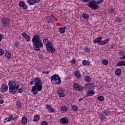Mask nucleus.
Wrapping results in <instances>:
<instances>
[{
	"label": "nucleus",
	"mask_w": 125,
	"mask_h": 125,
	"mask_svg": "<svg viewBox=\"0 0 125 125\" xmlns=\"http://www.w3.org/2000/svg\"><path fill=\"white\" fill-rule=\"evenodd\" d=\"M84 98H85V97H84L81 98L79 99V102H81V101H82V100H83V99H84Z\"/></svg>",
	"instance_id": "52"
},
{
	"label": "nucleus",
	"mask_w": 125,
	"mask_h": 125,
	"mask_svg": "<svg viewBox=\"0 0 125 125\" xmlns=\"http://www.w3.org/2000/svg\"><path fill=\"white\" fill-rule=\"evenodd\" d=\"M73 86V89L77 91H83V86H82V85H80L79 83H74Z\"/></svg>",
	"instance_id": "8"
},
{
	"label": "nucleus",
	"mask_w": 125,
	"mask_h": 125,
	"mask_svg": "<svg viewBox=\"0 0 125 125\" xmlns=\"http://www.w3.org/2000/svg\"><path fill=\"white\" fill-rule=\"evenodd\" d=\"M93 83H86L83 87V90L88 91L89 89H92V87H94L93 86Z\"/></svg>",
	"instance_id": "11"
},
{
	"label": "nucleus",
	"mask_w": 125,
	"mask_h": 125,
	"mask_svg": "<svg viewBox=\"0 0 125 125\" xmlns=\"http://www.w3.org/2000/svg\"><path fill=\"white\" fill-rule=\"evenodd\" d=\"M22 37L26 40V42H31V37L30 36H28L27 33L23 32L22 34Z\"/></svg>",
	"instance_id": "16"
},
{
	"label": "nucleus",
	"mask_w": 125,
	"mask_h": 125,
	"mask_svg": "<svg viewBox=\"0 0 125 125\" xmlns=\"http://www.w3.org/2000/svg\"><path fill=\"white\" fill-rule=\"evenodd\" d=\"M46 49L48 52H49V53L51 52V53L52 54L54 53V52L56 51V50H55V48L53 47V43H52L50 45H49V44L47 45Z\"/></svg>",
	"instance_id": "9"
},
{
	"label": "nucleus",
	"mask_w": 125,
	"mask_h": 125,
	"mask_svg": "<svg viewBox=\"0 0 125 125\" xmlns=\"http://www.w3.org/2000/svg\"><path fill=\"white\" fill-rule=\"evenodd\" d=\"M51 42L49 41L48 39H44L43 40V43L46 45V47H47V45H50L52 43H51Z\"/></svg>",
	"instance_id": "18"
},
{
	"label": "nucleus",
	"mask_w": 125,
	"mask_h": 125,
	"mask_svg": "<svg viewBox=\"0 0 125 125\" xmlns=\"http://www.w3.org/2000/svg\"><path fill=\"white\" fill-rule=\"evenodd\" d=\"M82 2H88V1H90V0H80Z\"/></svg>",
	"instance_id": "50"
},
{
	"label": "nucleus",
	"mask_w": 125,
	"mask_h": 125,
	"mask_svg": "<svg viewBox=\"0 0 125 125\" xmlns=\"http://www.w3.org/2000/svg\"><path fill=\"white\" fill-rule=\"evenodd\" d=\"M65 30H66V26H64L63 27H60L59 29V31L60 34H64V33H65Z\"/></svg>",
	"instance_id": "22"
},
{
	"label": "nucleus",
	"mask_w": 125,
	"mask_h": 125,
	"mask_svg": "<svg viewBox=\"0 0 125 125\" xmlns=\"http://www.w3.org/2000/svg\"><path fill=\"white\" fill-rule=\"evenodd\" d=\"M48 111L50 112V113H54V112H55V109L52 107L50 108V109H48Z\"/></svg>",
	"instance_id": "41"
},
{
	"label": "nucleus",
	"mask_w": 125,
	"mask_h": 125,
	"mask_svg": "<svg viewBox=\"0 0 125 125\" xmlns=\"http://www.w3.org/2000/svg\"><path fill=\"white\" fill-rule=\"evenodd\" d=\"M0 21L5 28L8 27L9 23H10V20L6 17L1 18Z\"/></svg>",
	"instance_id": "7"
},
{
	"label": "nucleus",
	"mask_w": 125,
	"mask_h": 125,
	"mask_svg": "<svg viewBox=\"0 0 125 125\" xmlns=\"http://www.w3.org/2000/svg\"><path fill=\"white\" fill-rule=\"evenodd\" d=\"M51 81L54 84H61V77L57 74H54L50 78Z\"/></svg>",
	"instance_id": "5"
},
{
	"label": "nucleus",
	"mask_w": 125,
	"mask_h": 125,
	"mask_svg": "<svg viewBox=\"0 0 125 125\" xmlns=\"http://www.w3.org/2000/svg\"><path fill=\"white\" fill-rule=\"evenodd\" d=\"M4 38V35L3 34H0V42L2 41V39Z\"/></svg>",
	"instance_id": "45"
},
{
	"label": "nucleus",
	"mask_w": 125,
	"mask_h": 125,
	"mask_svg": "<svg viewBox=\"0 0 125 125\" xmlns=\"http://www.w3.org/2000/svg\"><path fill=\"white\" fill-rule=\"evenodd\" d=\"M4 54V50L3 49L0 48V56H2Z\"/></svg>",
	"instance_id": "40"
},
{
	"label": "nucleus",
	"mask_w": 125,
	"mask_h": 125,
	"mask_svg": "<svg viewBox=\"0 0 125 125\" xmlns=\"http://www.w3.org/2000/svg\"><path fill=\"white\" fill-rule=\"evenodd\" d=\"M19 45V42H17L15 43V46H16V47H18Z\"/></svg>",
	"instance_id": "51"
},
{
	"label": "nucleus",
	"mask_w": 125,
	"mask_h": 125,
	"mask_svg": "<svg viewBox=\"0 0 125 125\" xmlns=\"http://www.w3.org/2000/svg\"><path fill=\"white\" fill-rule=\"evenodd\" d=\"M5 56H6V57H7V58H8V59L11 58V53L8 52V53H6Z\"/></svg>",
	"instance_id": "38"
},
{
	"label": "nucleus",
	"mask_w": 125,
	"mask_h": 125,
	"mask_svg": "<svg viewBox=\"0 0 125 125\" xmlns=\"http://www.w3.org/2000/svg\"><path fill=\"white\" fill-rule=\"evenodd\" d=\"M125 51L124 50H121L119 52V54L120 55L123 56L125 54Z\"/></svg>",
	"instance_id": "43"
},
{
	"label": "nucleus",
	"mask_w": 125,
	"mask_h": 125,
	"mask_svg": "<svg viewBox=\"0 0 125 125\" xmlns=\"http://www.w3.org/2000/svg\"><path fill=\"white\" fill-rule=\"evenodd\" d=\"M95 92L93 89L89 90L86 94L85 97H89V96H93Z\"/></svg>",
	"instance_id": "17"
},
{
	"label": "nucleus",
	"mask_w": 125,
	"mask_h": 125,
	"mask_svg": "<svg viewBox=\"0 0 125 125\" xmlns=\"http://www.w3.org/2000/svg\"><path fill=\"white\" fill-rule=\"evenodd\" d=\"M120 59H121V60L125 59V55L123 56L120 57Z\"/></svg>",
	"instance_id": "53"
},
{
	"label": "nucleus",
	"mask_w": 125,
	"mask_h": 125,
	"mask_svg": "<svg viewBox=\"0 0 125 125\" xmlns=\"http://www.w3.org/2000/svg\"><path fill=\"white\" fill-rule=\"evenodd\" d=\"M19 5L21 7H22L23 9H28V6L26 5L24 1H20L19 3Z\"/></svg>",
	"instance_id": "15"
},
{
	"label": "nucleus",
	"mask_w": 125,
	"mask_h": 125,
	"mask_svg": "<svg viewBox=\"0 0 125 125\" xmlns=\"http://www.w3.org/2000/svg\"><path fill=\"white\" fill-rule=\"evenodd\" d=\"M49 73V71H47L46 72V75L48 74Z\"/></svg>",
	"instance_id": "57"
},
{
	"label": "nucleus",
	"mask_w": 125,
	"mask_h": 125,
	"mask_svg": "<svg viewBox=\"0 0 125 125\" xmlns=\"http://www.w3.org/2000/svg\"><path fill=\"white\" fill-rule=\"evenodd\" d=\"M47 21L49 22V23H52V22L54 21V20H53V18H51V16H48L47 17Z\"/></svg>",
	"instance_id": "31"
},
{
	"label": "nucleus",
	"mask_w": 125,
	"mask_h": 125,
	"mask_svg": "<svg viewBox=\"0 0 125 125\" xmlns=\"http://www.w3.org/2000/svg\"><path fill=\"white\" fill-rule=\"evenodd\" d=\"M103 114L105 115L106 117L110 116V112L108 110H104L103 111Z\"/></svg>",
	"instance_id": "35"
},
{
	"label": "nucleus",
	"mask_w": 125,
	"mask_h": 125,
	"mask_svg": "<svg viewBox=\"0 0 125 125\" xmlns=\"http://www.w3.org/2000/svg\"><path fill=\"white\" fill-rule=\"evenodd\" d=\"M42 74H46V72L45 71H42Z\"/></svg>",
	"instance_id": "58"
},
{
	"label": "nucleus",
	"mask_w": 125,
	"mask_h": 125,
	"mask_svg": "<svg viewBox=\"0 0 125 125\" xmlns=\"http://www.w3.org/2000/svg\"><path fill=\"white\" fill-rule=\"evenodd\" d=\"M9 92L11 94H16L17 89H19V83L16 81H10L8 82Z\"/></svg>",
	"instance_id": "3"
},
{
	"label": "nucleus",
	"mask_w": 125,
	"mask_h": 125,
	"mask_svg": "<svg viewBox=\"0 0 125 125\" xmlns=\"http://www.w3.org/2000/svg\"><path fill=\"white\" fill-rule=\"evenodd\" d=\"M1 98H2V97L0 96V99H1Z\"/></svg>",
	"instance_id": "59"
},
{
	"label": "nucleus",
	"mask_w": 125,
	"mask_h": 125,
	"mask_svg": "<svg viewBox=\"0 0 125 125\" xmlns=\"http://www.w3.org/2000/svg\"><path fill=\"white\" fill-rule=\"evenodd\" d=\"M34 82V86H32L31 91L34 95H36V94H38V91L42 90V82L41 80V78L39 77L35 78Z\"/></svg>",
	"instance_id": "2"
},
{
	"label": "nucleus",
	"mask_w": 125,
	"mask_h": 125,
	"mask_svg": "<svg viewBox=\"0 0 125 125\" xmlns=\"http://www.w3.org/2000/svg\"><path fill=\"white\" fill-rule=\"evenodd\" d=\"M17 90H18L19 93H22L23 92V90L21 88L17 89Z\"/></svg>",
	"instance_id": "49"
},
{
	"label": "nucleus",
	"mask_w": 125,
	"mask_h": 125,
	"mask_svg": "<svg viewBox=\"0 0 125 125\" xmlns=\"http://www.w3.org/2000/svg\"><path fill=\"white\" fill-rule=\"evenodd\" d=\"M42 125H48V124L47 123V121H43L42 122Z\"/></svg>",
	"instance_id": "44"
},
{
	"label": "nucleus",
	"mask_w": 125,
	"mask_h": 125,
	"mask_svg": "<svg viewBox=\"0 0 125 125\" xmlns=\"http://www.w3.org/2000/svg\"><path fill=\"white\" fill-rule=\"evenodd\" d=\"M30 83L31 85H33V84L34 83V81H30Z\"/></svg>",
	"instance_id": "56"
},
{
	"label": "nucleus",
	"mask_w": 125,
	"mask_h": 125,
	"mask_svg": "<svg viewBox=\"0 0 125 125\" xmlns=\"http://www.w3.org/2000/svg\"><path fill=\"white\" fill-rule=\"evenodd\" d=\"M72 108L74 112H77L79 109V107H78V106H77L76 104H74L72 105Z\"/></svg>",
	"instance_id": "32"
},
{
	"label": "nucleus",
	"mask_w": 125,
	"mask_h": 125,
	"mask_svg": "<svg viewBox=\"0 0 125 125\" xmlns=\"http://www.w3.org/2000/svg\"><path fill=\"white\" fill-rule=\"evenodd\" d=\"M17 119H18L17 115H15V114L11 115L10 116L5 118L3 123L5 124V123L11 122V121H17Z\"/></svg>",
	"instance_id": "6"
},
{
	"label": "nucleus",
	"mask_w": 125,
	"mask_h": 125,
	"mask_svg": "<svg viewBox=\"0 0 125 125\" xmlns=\"http://www.w3.org/2000/svg\"><path fill=\"white\" fill-rule=\"evenodd\" d=\"M116 66H117V67H120V66H125V60H123V61L118 62L116 63Z\"/></svg>",
	"instance_id": "20"
},
{
	"label": "nucleus",
	"mask_w": 125,
	"mask_h": 125,
	"mask_svg": "<svg viewBox=\"0 0 125 125\" xmlns=\"http://www.w3.org/2000/svg\"><path fill=\"white\" fill-rule=\"evenodd\" d=\"M84 80L87 83H90V82H91V78L89 77L88 76H85Z\"/></svg>",
	"instance_id": "26"
},
{
	"label": "nucleus",
	"mask_w": 125,
	"mask_h": 125,
	"mask_svg": "<svg viewBox=\"0 0 125 125\" xmlns=\"http://www.w3.org/2000/svg\"><path fill=\"white\" fill-rule=\"evenodd\" d=\"M40 121V116L39 115H34L33 121V122H38Z\"/></svg>",
	"instance_id": "24"
},
{
	"label": "nucleus",
	"mask_w": 125,
	"mask_h": 125,
	"mask_svg": "<svg viewBox=\"0 0 125 125\" xmlns=\"http://www.w3.org/2000/svg\"><path fill=\"white\" fill-rule=\"evenodd\" d=\"M43 58H44V56H43Z\"/></svg>",
	"instance_id": "60"
},
{
	"label": "nucleus",
	"mask_w": 125,
	"mask_h": 125,
	"mask_svg": "<svg viewBox=\"0 0 125 125\" xmlns=\"http://www.w3.org/2000/svg\"><path fill=\"white\" fill-rule=\"evenodd\" d=\"M32 42L33 45V48L36 51H40L41 49L43 46L42 41L41 40V35H35L32 38Z\"/></svg>",
	"instance_id": "1"
},
{
	"label": "nucleus",
	"mask_w": 125,
	"mask_h": 125,
	"mask_svg": "<svg viewBox=\"0 0 125 125\" xmlns=\"http://www.w3.org/2000/svg\"><path fill=\"white\" fill-rule=\"evenodd\" d=\"M67 106L64 105V106H62L61 108V111H62L63 112H66V111H67Z\"/></svg>",
	"instance_id": "34"
},
{
	"label": "nucleus",
	"mask_w": 125,
	"mask_h": 125,
	"mask_svg": "<svg viewBox=\"0 0 125 125\" xmlns=\"http://www.w3.org/2000/svg\"><path fill=\"white\" fill-rule=\"evenodd\" d=\"M16 105L17 108H21L22 107V103L21 101L17 102Z\"/></svg>",
	"instance_id": "36"
},
{
	"label": "nucleus",
	"mask_w": 125,
	"mask_h": 125,
	"mask_svg": "<svg viewBox=\"0 0 125 125\" xmlns=\"http://www.w3.org/2000/svg\"><path fill=\"white\" fill-rule=\"evenodd\" d=\"M60 123L62 125H67V124H69V119L66 117L62 118L60 119Z\"/></svg>",
	"instance_id": "14"
},
{
	"label": "nucleus",
	"mask_w": 125,
	"mask_h": 125,
	"mask_svg": "<svg viewBox=\"0 0 125 125\" xmlns=\"http://www.w3.org/2000/svg\"><path fill=\"white\" fill-rule=\"evenodd\" d=\"M97 99L98 100H99V101H100L101 102H102L103 101H104V97H103V96H99L97 97Z\"/></svg>",
	"instance_id": "33"
},
{
	"label": "nucleus",
	"mask_w": 125,
	"mask_h": 125,
	"mask_svg": "<svg viewBox=\"0 0 125 125\" xmlns=\"http://www.w3.org/2000/svg\"><path fill=\"white\" fill-rule=\"evenodd\" d=\"M114 48V44H112L110 45V48L112 49Z\"/></svg>",
	"instance_id": "55"
},
{
	"label": "nucleus",
	"mask_w": 125,
	"mask_h": 125,
	"mask_svg": "<svg viewBox=\"0 0 125 125\" xmlns=\"http://www.w3.org/2000/svg\"><path fill=\"white\" fill-rule=\"evenodd\" d=\"M84 51H85L86 52H90V50H89V49L87 47H85L84 49Z\"/></svg>",
	"instance_id": "48"
},
{
	"label": "nucleus",
	"mask_w": 125,
	"mask_h": 125,
	"mask_svg": "<svg viewBox=\"0 0 125 125\" xmlns=\"http://www.w3.org/2000/svg\"><path fill=\"white\" fill-rule=\"evenodd\" d=\"M102 63H103V64H104V65H108V63H109V62H108V61L107 60L104 59V60H102Z\"/></svg>",
	"instance_id": "37"
},
{
	"label": "nucleus",
	"mask_w": 125,
	"mask_h": 125,
	"mask_svg": "<svg viewBox=\"0 0 125 125\" xmlns=\"http://www.w3.org/2000/svg\"><path fill=\"white\" fill-rule=\"evenodd\" d=\"M71 64H76V60L75 59H73L71 61H70Z\"/></svg>",
	"instance_id": "46"
},
{
	"label": "nucleus",
	"mask_w": 125,
	"mask_h": 125,
	"mask_svg": "<svg viewBox=\"0 0 125 125\" xmlns=\"http://www.w3.org/2000/svg\"><path fill=\"white\" fill-rule=\"evenodd\" d=\"M116 21L118 22V23H121L122 22V19L119 18V17H117L116 18Z\"/></svg>",
	"instance_id": "42"
},
{
	"label": "nucleus",
	"mask_w": 125,
	"mask_h": 125,
	"mask_svg": "<svg viewBox=\"0 0 125 125\" xmlns=\"http://www.w3.org/2000/svg\"><path fill=\"white\" fill-rule=\"evenodd\" d=\"M116 11V10L114 8H111L109 10V13H111V14H113V13H115Z\"/></svg>",
	"instance_id": "39"
},
{
	"label": "nucleus",
	"mask_w": 125,
	"mask_h": 125,
	"mask_svg": "<svg viewBox=\"0 0 125 125\" xmlns=\"http://www.w3.org/2000/svg\"><path fill=\"white\" fill-rule=\"evenodd\" d=\"M121 74H122V69L121 68H118L115 71V75L116 76H121Z\"/></svg>",
	"instance_id": "23"
},
{
	"label": "nucleus",
	"mask_w": 125,
	"mask_h": 125,
	"mask_svg": "<svg viewBox=\"0 0 125 125\" xmlns=\"http://www.w3.org/2000/svg\"><path fill=\"white\" fill-rule=\"evenodd\" d=\"M1 92H6L8 90V86L5 83H3L0 88Z\"/></svg>",
	"instance_id": "12"
},
{
	"label": "nucleus",
	"mask_w": 125,
	"mask_h": 125,
	"mask_svg": "<svg viewBox=\"0 0 125 125\" xmlns=\"http://www.w3.org/2000/svg\"><path fill=\"white\" fill-rule=\"evenodd\" d=\"M82 64H83V65H86V66H89V65H90V62L88 61L84 60L82 62Z\"/></svg>",
	"instance_id": "25"
},
{
	"label": "nucleus",
	"mask_w": 125,
	"mask_h": 125,
	"mask_svg": "<svg viewBox=\"0 0 125 125\" xmlns=\"http://www.w3.org/2000/svg\"><path fill=\"white\" fill-rule=\"evenodd\" d=\"M82 16L83 19H88L89 18V15L86 13H83Z\"/></svg>",
	"instance_id": "30"
},
{
	"label": "nucleus",
	"mask_w": 125,
	"mask_h": 125,
	"mask_svg": "<svg viewBox=\"0 0 125 125\" xmlns=\"http://www.w3.org/2000/svg\"><path fill=\"white\" fill-rule=\"evenodd\" d=\"M110 42V40L109 39H106L104 41H102L101 43H100V45H104V44H106V43H108Z\"/></svg>",
	"instance_id": "21"
},
{
	"label": "nucleus",
	"mask_w": 125,
	"mask_h": 125,
	"mask_svg": "<svg viewBox=\"0 0 125 125\" xmlns=\"http://www.w3.org/2000/svg\"><path fill=\"white\" fill-rule=\"evenodd\" d=\"M21 123L23 125H26L27 124V117H23L21 119Z\"/></svg>",
	"instance_id": "29"
},
{
	"label": "nucleus",
	"mask_w": 125,
	"mask_h": 125,
	"mask_svg": "<svg viewBox=\"0 0 125 125\" xmlns=\"http://www.w3.org/2000/svg\"><path fill=\"white\" fill-rule=\"evenodd\" d=\"M99 118L101 121H104V120H106V117H105L104 113L99 115Z\"/></svg>",
	"instance_id": "28"
},
{
	"label": "nucleus",
	"mask_w": 125,
	"mask_h": 125,
	"mask_svg": "<svg viewBox=\"0 0 125 125\" xmlns=\"http://www.w3.org/2000/svg\"><path fill=\"white\" fill-rule=\"evenodd\" d=\"M75 76L77 79H80L81 78V72L79 71H76L75 73Z\"/></svg>",
	"instance_id": "27"
},
{
	"label": "nucleus",
	"mask_w": 125,
	"mask_h": 125,
	"mask_svg": "<svg viewBox=\"0 0 125 125\" xmlns=\"http://www.w3.org/2000/svg\"><path fill=\"white\" fill-rule=\"evenodd\" d=\"M41 1V0H27V2L29 5H34L36 3H39Z\"/></svg>",
	"instance_id": "13"
},
{
	"label": "nucleus",
	"mask_w": 125,
	"mask_h": 125,
	"mask_svg": "<svg viewBox=\"0 0 125 125\" xmlns=\"http://www.w3.org/2000/svg\"><path fill=\"white\" fill-rule=\"evenodd\" d=\"M6 121H8V119H7Z\"/></svg>",
	"instance_id": "61"
},
{
	"label": "nucleus",
	"mask_w": 125,
	"mask_h": 125,
	"mask_svg": "<svg viewBox=\"0 0 125 125\" xmlns=\"http://www.w3.org/2000/svg\"><path fill=\"white\" fill-rule=\"evenodd\" d=\"M4 103V101L3 100H0V104H3Z\"/></svg>",
	"instance_id": "54"
},
{
	"label": "nucleus",
	"mask_w": 125,
	"mask_h": 125,
	"mask_svg": "<svg viewBox=\"0 0 125 125\" xmlns=\"http://www.w3.org/2000/svg\"><path fill=\"white\" fill-rule=\"evenodd\" d=\"M65 90L64 88L60 87L57 90V92L58 93V95H59V97H65V94H64Z\"/></svg>",
	"instance_id": "10"
},
{
	"label": "nucleus",
	"mask_w": 125,
	"mask_h": 125,
	"mask_svg": "<svg viewBox=\"0 0 125 125\" xmlns=\"http://www.w3.org/2000/svg\"><path fill=\"white\" fill-rule=\"evenodd\" d=\"M102 41V37L100 36L98 38L95 39L93 41V42H94V43H99V44L100 45V43H101Z\"/></svg>",
	"instance_id": "19"
},
{
	"label": "nucleus",
	"mask_w": 125,
	"mask_h": 125,
	"mask_svg": "<svg viewBox=\"0 0 125 125\" xmlns=\"http://www.w3.org/2000/svg\"><path fill=\"white\" fill-rule=\"evenodd\" d=\"M52 107V106H51V105H49V104H46V109H48V110L50 109V108Z\"/></svg>",
	"instance_id": "47"
},
{
	"label": "nucleus",
	"mask_w": 125,
	"mask_h": 125,
	"mask_svg": "<svg viewBox=\"0 0 125 125\" xmlns=\"http://www.w3.org/2000/svg\"><path fill=\"white\" fill-rule=\"evenodd\" d=\"M104 2V0H98L97 1L95 0H91L87 3V5L91 9L96 10V9H98L100 7V6L98 4H100V3H102Z\"/></svg>",
	"instance_id": "4"
}]
</instances>
